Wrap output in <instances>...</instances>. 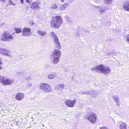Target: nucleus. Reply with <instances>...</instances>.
Here are the masks:
<instances>
[{"mask_svg":"<svg viewBox=\"0 0 129 129\" xmlns=\"http://www.w3.org/2000/svg\"><path fill=\"white\" fill-rule=\"evenodd\" d=\"M63 22L62 17L60 15L52 16L50 22V25L53 28H57L60 27Z\"/></svg>","mask_w":129,"mask_h":129,"instance_id":"f257e3e1","label":"nucleus"},{"mask_svg":"<svg viewBox=\"0 0 129 129\" xmlns=\"http://www.w3.org/2000/svg\"><path fill=\"white\" fill-rule=\"evenodd\" d=\"M91 70L92 71H96L98 72H99L104 73H109L111 70L109 67L105 66L102 64L92 68Z\"/></svg>","mask_w":129,"mask_h":129,"instance_id":"f03ea898","label":"nucleus"},{"mask_svg":"<svg viewBox=\"0 0 129 129\" xmlns=\"http://www.w3.org/2000/svg\"><path fill=\"white\" fill-rule=\"evenodd\" d=\"M61 51L58 49H54L53 51L51 57H52V63L53 64H56L58 63L60 60V57L61 55Z\"/></svg>","mask_w":129,"mask_h":129,"instance_id":"7ed1b4c3","label":"nucleus"},{"mask_svg":"<svg viewBox=\"0 0 129 129\" xmlns=\"http://www.w3.org/2000/svg\"><path fill=\"white\" fill-rule=\"evenodd\" d=\"M1 39L2 41H6L9 40H13L14 38L12 34L9 32H4L1 35Z\"/></svg>","mask_w":129,"mask_h":129,"instance_id":"20e7f679","label":"nucleus"},{"mask_svg":"<svg viewBox=\"0 0 129 129\" xmlns=\"http://www.w3.org/2000/svg\"><path fill=\"white\" fill-rule=\"evenodd\" d=\"M0 82L4 85H10L13 82V80L6 78L5 76H0Z\"/></svg>","mask_w":129,"mask_h":129,"instance_id":"39448f33","label":"nucleus"},{"mask_svg":"<svg viewBox=\"0 0 129 129\" xmlns=\"http://www.w3.org/2000/svg\"><path fill=\"white\" fill-rule=\"evenodd\" d=\"M40 89L45 92H50L52 91L51 87L48 84L42 83L39 85Z\"/></svg>","mask_w":129,"mask_h":129,"instance_id":"423d86ee","label":"nucleus"},{"mask_svg":"<svg viewBox=\"0 0 129 129\" xmlns=\"http://www.w3.org/2000/svg\"><path fill=\"white\" fill-rule=\"evenodd\" d=\"M31 32V29L29 28L25 27L23 28L22 30V35L23 36H29Z\"/></svg>","mask_w":129,"mask_h":129,"instance_id":"0eeeda50","label":"nucleus"},{"mask_svg":"<svg viewBox=\"0 0 129 129\" xmlns=\"http://www.w3.org/2000/svg\"><path fill=\"white\" fill-rule=\"evenodd\" d=\"M76 101L75 100H67L65 102V104L68 107H72L74 106Z\"/></svg>","mask_w":129,"mask_h":129,"instance_id":"6e6552de","label":"nucleus"},{"mask_svg":"<svg viewBox=\"0 0 129 129\" xmlns=\"http://www.w3.org/2000/svg\"><path fill=\"white\" fill-rule=\"evenodd\" d=\"M96 116L95 114L92 113V114H91L88 116L87 119L91 122L94 123L96 121Z\"/></svg>","mask_w":129,"mask_h":129,"instance_id":"1a4fd4ad","label":"nucleus"},{"mask_svg":"<svg viewBox=\"0 0 129 129\" xmlns=\"http://www.w3.org/2000/svg\"><path fill=\"white\" fill-rule=\"evenodd\" d=\"M24 93L20 92H18L16 94L15 98L16 100L20 101L24 98Z\"/></svg>","mask_w":129,"mask_h":129,"instance_id":"9d476101","label":"nucleus"},{"mask_svg":"<svg viewBox=\"0 0 129 129\" xmlns=\"http://www.w3.org/2000/svg\"><path fill=\"white\" fill-rule=\"evenodd\" d=\"M30 7L32 9H36L38 10H40V7L38 5V3L35 2L32 3V4L30 5Z\"/></svg>","mask_w":129,"mask_h":129,"instance_id":"9b49d317","label":"nucleus"},{"mask_svg":"<svg viewBox=\"0 0 129 129\" xmlns=\"http://www.w3.org/2000/svg\"><path fill=\"white\" fill-rule=\"evenodd\" d=\"M123 9L129 12V0L125 2L123 6Z\"/></svg>","mask_w":129,"mask_h":129,"instance_id":"f8f14e48","label":"nucleus"},{"mask_svg":"<svg viewBox=\"0 0 129 129\" xmlns=\"http://www.w3.org/2000/svg\"><path fill=\"white\" fill-rule=\"evenodd\" d=\"M118 129H127V124L125 123L120 121Z\"/></svg>","mask_w":129,"mask_h":129,"instance_id":"ddd939ff","label":"nucleus"},{"mask_svg":"<svg viewBox=\"0 0 129 129\" xmlns=\"http://www.w3.org/2000/svg\"><path fill=\"white\" fill-rule=\"evenodd\" d=\"M0 53L2 54L8 56L9 55V51L5 49L1 48L0 49Z\"/></svg>","mask_w":129,"mask_h":129,"instance_id":"4468645a","label":"nucleus"},{"mask_svg":"<svg viewBox=\"0 0 129 129\" xmlns=\"http://www.w3.org/2000/svg\"><path fill=\"white\" fill-rule=\"evenodd\" d=\"M69 6V4L65 3L62 5L60 7V9L61 10H64L67 8Z\"/></svg>","mask_w":129,"mask_h":129,"instance_id":"2eb2a0df","label":"nucleus"},{"mask_svg":"<svg viewBox=\"0 0 129 129\" xmlns=\"http://www.w3.org/2000/svg\"><path fill=\"white\" fill-rule=\"evenodd\" d=\"M37 33L40 36H45L47 34L45 31H42L40 30L38 31Z\"/></svg>","mask_w":129,"mask_h":129,"instance_id":"dca6fc26","label":"nucleus"},{"mask_svg":"<svg viewBox=\"0 0 129 129\" xmlns=\"http://www.w3.org/2000/svg\"><path fill=\"white\" fill-rule=\"evenodd\" d=\"M14 30L15 33L19 34L21 32L22 29L21 28L15 27Z\"/></svg>","mask_w":129,"mask_h":129,"instance_id":"f3484780","label":"nucleus"},{"mask_svg":"<svg viewBox=\"0 0 129 129\" xmlns=\"http://www.w3.org/2000/svg\"><path fill=\"white\" fill-rule=\"evenodd\" d=\"M55 74L54 73H51L49 74L47 76V78L49 79H53L55 77Z\"/></svg>","mask_w":129,"mask_h":129,"instance_id":"a211bd4d","label":"nucleus"},{"mask_svg":"<svg viewBox=\"0 0 129 129\" xmlns=\"http://www.w3.org/2000/svg\"><path fill=\"white\" fill-rule=\"evenodd\" d=\"M107 4H110L112 3L113 0H103Z\"/></svg>","mask_w":129,"mask_h":129,"instance_id":"6ab92c4d","label":"nucleus"},{"mask_svg":"<svg viewBox=\"0 0 129 129\" xmlns=\"http://www.w3.org/2000/svg\"><path fill=\"white\" fill-rule=\"evenodd\" d=\"M55 47L56 48H57L58 49H59L61 48V45L60 44L59 42L55 43Z\"/></svg>","mask_w":129,"mask_h":129,"instance_id":"aec40b11","label":"nucleus"},{"mask_svg":"<svg viewBox=\"0 0 129 129\" xmlns=\"http://www.w3.org/2000/svg\"><path fill=\"white\" fill-rule=\"evenodd\" d=\"M51 7L52 9H56L57 8V7L56 4L54 3L52 5Z\"/></svg>","mask_w":129,"mask_h":129,"instance_id":"412c9836","label":"nucleus"},{"mask_svg":"<svg viewBox=\"0 0 129 129\" xmlns=\"http://www.w3.org/2000/svg\"><path fill=\"white\" fill-rule=\"evenodd\" d=\"M54 42L55 43L59 42L58 39L57 37H55L54 38Z\"/></svg>","mask_w":129,"mask_h":129,"instance_id":"4be33fe9","label":"nucleus"},{"mask_svg":"<svg viewBox=\"0 0 129 129\" xmlns=\"http://www.w3.org/2000/svg\"><path fill=\"white\" fill-rule=\"evenodd\" d=\"M51 35L53 37V38L57 37L55 35V34L53 32H51L50 33Z\"/></svg>","mask_w":129,"mask_h":129,"instance_id":"5701e85b","label":"nucleus"},{"mask_svg":"<svg viewBox=\"0 0 129 129\" xmlns=\"http://www.w3.org/2000/svg\"><path fill=\"white\" fill-rule=\"evenodd\" d=\"M125 38L127 41L129 42V34L126 36Z\"/></svg>","mask_w":129,"mask_h":129,"instance_id":"b1692460","label":"nucleus"},{"mask_svg":"<svg viewBox=\"0 0 129 129\" xmlns=\"http://www.w3.org/2000/svg\"><path fill=\"white\" fill-rule=\"evenodd\" d=\"M99 129H109V128L107 126L101 127Z\"/></svg>","mask_w":129,"mask_h":129,"instance_id":"393cba45","label":"nucleus"},{"mask_svg":"<svg viewBox=\"0 0 129 129\" xmlns=\"http://www.w3.org/2000/svg\"><path fill=\"white\" fill-rule=\"evenodd\" d=\"M29 23L30 25H33L34 24V23L31 20L29 21Z\"/></svg>","mask_w":129,"mask_h":129,"instance_id":"a878e982","label":"nucleus"},{"mask_svg":"<svg viewBox=\"0 0 129 129\" xmlns=\"http://www.w3.org/2000/svg\"><path fill=\"white\" fill-rule=\"evenodd\" d=\"M2 64H3V63H2L1 61H0V70L2 69L3 68V67L1 66Z\"/></svg>","mask_w":129,"mask_h":129,"instance_id":"bb28decb","label":"nucleus"},{"mask_svg":"<svg viewBox=\"0 0 129 129\" xmlns=\"http://www.w3.org/2000/svg\"><path fill=\"white\" fill-rule=\"evenodd\" d=\"M58 86L59 87L63 89V85L61 84H60L58 85Z\"/></svg>","mask_w":129,"mask_h":129,"instance_id":"cd10ccee","label":"nucleus"},{"mask_svg":"<svg viewBox=\"0 0 129 129\" xmlns=\"http://www.w3.org/2000/svg\"><path fill=\"white\" fill-rule=\"evenodd\" d=\"M8 2L10 5H12L13 4L12 2L11 1V0H9Z\"/></svg>","mask_w":129,"mask_h":129,"instance_id":"c85d7f7f","label":"nucleus"},{"mask_svg":"<svg viewBox=\"0 0 129 129\" xmlns=\"http://www.w3.org/2000/svg\"><path fill=\"white\" fill-rule=\"evenodd\" d=\"M26 1L27 3H29L32 1V0H26Z\"/></svg>","mask_w":129,"mask_h":129,"instance_id":"c756f323","label":"nucleus"},{"mask_svg":"<svg viewBox=\"0 0 129 129\" xmlns=\"http://www.w3.org/2000/svg\"><path fill=\"white\" fill-rule=\"evenodd\" d=\"M114 99L115 101H118V98L117 97H114Z\"/></svg>","mask_w":129,"mask_h":129,"instance_id":"7c9ffc66","label":"nucleus"},{"mask_svg":"<svg viewBox=\"0 0 129 129\" xmlns=\"http://www.w3.org/2000/svg\"><path fill=\"white\" fill-rule=\"evenodd\" d=\"M20 3L21 4H23V0H20Z\"/></svg>","mask_w":129,"mask_h":129,"instance_id":"2f4dec72","label":"nucleus"},{"mask_svg":"<svg viewBox=\"0 0 129 129\" xmlns=\"http://www.w3.org/2000/svg\"><path fill=\"white\" fill-rule=\"evenodd\" d=\"M6 0H0L2 2L4 3H5Z\"/></svg>","mask_w":129,"mask_h":129,"instance_id":"473e14b6","label":"nucleus"},{"mask_svg":"<svg viewBox=\"0 0 129 129\" xmlns=\"http://www.w3.org/2000/svg\"><path fill=\"white\" fill-rule=\"evenodd\" d=\"M116 103L117 104V105L118 106H119L120 105V104L118 102H117Z\"/></svg>","mask_w":129,"mask_h":129,"instance_id":"72a5a7b5","label":"nucleus"},{"mask_svg":"<svg viewBox=\"0 0 129 129\" xmlns=\"http://www.w3.org/2000/svg\"><path fill=\"white\" fill-rule=\"evenodd\" d=\"M61 2H64L65 1V0H61Z\"/></svg>","mask_w":129,"mask_h":129,"instance_id":"f704fd0d","label":"nucleus"},{"mask_svg":"<svg viewBox=\"0 0 129 129\" xmlns=\"http://www.w3.org/2000/svg\"><path fill=\"white\" fill-rule=\"evenodd\" d=\"M101 11V12H105V11L104 10V11Z\"/></svg>","mask_w":129,"mask_h":129,"instance_id":"c9c22d12","label":"nucleus"}]
</instances>
